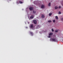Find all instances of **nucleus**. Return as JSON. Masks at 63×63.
<instances>
[{"instance_id": "1", "label": "nucleus", "mask_w": 63, "mask_h": 63, "mask_svg": "<svg viewBox=\"0 0 63 63\" xmlns=\"http://www.w3.org/2000/svg\"><path fill=\"white\" fill-rule=\"evenodd\" d=\"M51 41H52V42H55L56 41V39L55 38H53L52 39Z\"/></svg>"}, {"instance_id": "2", "label": "nucleus", "mask_w": 63, "mask_h": 63, "mask_svg": "<svg viewBox=\"0 0 63 63\" xmlns=\"http://www.w3.org/2000/svg\"><path fill=\"white\" fill-rule=\"evenodd\" d=\"M34 26L33 25V24H31L30 25V27L31 28H32V29H33V28H34Z\"/></svg>"}, {"instance_id": "3", "label": "nucleus", "mask_w": 63, "mask_h": 63, "mask_svg": "<svg viewBox=\"0 0 63 63\" xmlns=\"http://www.w3.org/2000/svg\"><path fill=\"white\" fill-rule=\"evenodd\" d=\"M33 22L34 23V24H37V20H33Z\"/></svg>"}, {"instance_id": "4", "label": "nucleus", "mask_w": 63, "mask_h": 63, "mask_svg": "<svg viewBox=\"0 0 63 63\" xmlns=\"http://www.w3.org/2000/svg\"><path fill=\"white\" fill-rule=\"evenodd\" d=\"M29 9L30 11H32V10H33V7H31L29 8Z\"/></svg>"}, {"instance_id": "5", "label": "nucleus", "mask_w": 63, "mask_h": 63, "mask_svg": "<svg viewBox=\"0 0 63 63\" xmlns=\"http://www.w3.org/2000/svg\"><path fill=\"white\" fill-rule=\"evenodd\" d=\"M53 35V33L52 32V33H50L49 34V36H52Z\"/></svg>"}, {"instance_id": "6", "label": "nucleus", "mask_w": 63, "mask_h": 63, "mask_svg": "<svg viewBox=\"0 0 63 63\" xmlns=\"http://www.w3.org/2000/svg\"><path fill=\"white\" fill-rule=\"evenodd\" d=\"M58 7L57 6H55L54 7V9H55V10H56L57 9H58Z\"/></svg>"}, {"instance_id": "7", "label": "nucleus", "mask_w": 63, "mask_h": 63, "mask_svg": "<svg viewBox=\"0 0 63 63\" xmlns=\"http://www.w3.org/2000/svg\"><path fill=\"white\" fill-rule=\"evenodd\" d=\"M30 18H32V19H33V18H34V16H33V15H31L30 17Z\"/></svg>"}, {"instance_id": "8", "label": "nucleus", "mask_w": 63, "mask_h": 63, "mask_svg": "<svg viewBox=\"0 0 63 63\" xmlns=\"http://www.w3.org/2000/svg\"><path fill=\"white\" fill-rule=\"evenodd\" d=\"M30 33L32 36H33V32H30Z\"/></svg>"}, {"instance_id": "9", "label": "nucleus", "mask_w": 63, "mask_h": 63, "mask_svg": "<svg viewBox=\"0 0 63 63\" xmlns=\"http://www.w3.org/2000/svg\"><path fill=\"white\" fill-rule=\"evenodd\" d=\"M45 8V6L43 5H41V8H43H43Z\"/></svg>"}, {"instance_id": "10", "label": "nucleus", "mask_w": 63, "mask_h": 63, "mask_svg": "<svg viewBox=\"0 0 63 63\" xmlns=\"http://www.w3.org/2000/svg\"><path fill=\"white\" fill-rule=\"evenodd\" d=\"M41 17L42 18H44L45 17V16L44 15L42 14V15Z\"/></svg>"}, {"instance_id": "11", "label": "nucleus", "mask_w": 63, "mask_h": 63, "mask_svg": "<svg viewBox=\"0 0 63 63\" xmlns=\"http://www.w3.org/2000/svg\"><path fill=\"white\" fill-rule=\"evenodd\" d=\"M51 3L49 2L48 4V6L49 7H50L51 5Z\"/></svg>"}, {"instance_id": "12", "label": "nucleus", "mask_w": 63, "mask_h": 63, "mask_svg": "<svg viewBox=\"0 0 63 63\" xmlns=\"http://www.w3.org/2000/svg\"><path fill=\"white\" fill-rule=\"evenodd\" d=\"M19 2L20 4H22V3H23V2L21 1H19Z\"/></svg>"}, {"instance_id": "13", "label": "nucleus", "mask_w": 63, "mask_h": 63, "mask_svg": "<svg viewBox=\"0 0 63 63\" xmlns=\"http://www.w3.org/2000/svg\"><path fill=\"white\" fill-rule=\"evenodd\" d=\"M55 33H57V32H58V30H55Z\"/></svg>"}, {"instance_id": "14", "label": "nucleus", "mask_w": 63, "mask_h": 63, "mask_svg": "<svg viewBox=\"0 0 63 63\" xmlns=\"http://www.w3.org/2000/svg\"><path fill=\"white\" fill-rule=\"evenodd\" d=\"M58 8L59 9L61 8V6H59V7H58Z\"/></svg>"}, {"instance_id": "15", "label": "nucleus", "mask_w": 63, "mask_h": 63, "mask_svg": "<svg viewBox=\"0 0 63 63\" xmlns=\"http://www.w3.org/2000/svg\"><path fill=\"white\" fill-rule=\"evenodd\" d=\"M52 21H51V20H48V22H51Z\"/></svg>"}, {"instance_id": "16", "label": "nucleus", "mask_w": 63, "mask_h": 63, "mask_svg": "<svg viewBox=\"0 0 63 63\" xmlns=\"http://www.w3.org/2000/svg\"><path fill=\"white\" fill-rule=\"evenodd\" d=\"M33 12L34 14H35L36 13V11H35L34 10H33Z\"/></svg>"}, {"instance_id": "17", "label": "nucleus", "mask_w": 63, "mask_h": 63, "mask_svg": "<svg viewBox=\"0 0 63 63\" xmlns=\"http://www.w3.org/2000/svg\"><path fill=\"white\" fill-rule=\"evenodd\" d=\"M55 18H56V19H57L58 18V16H55Z\"/></svg>"}, {"instance_id": "18", "label": "nucleus", "mask_w": 63, "mask_h": 63, "mask_svg": "<svg viewBox=\"0 0 63 63\" xmlns=\"http://www.w3.org/2000/svg\"><path fill=\"white\" fill-rule=\"evenodd\" d=\"M53 22H55V20H53Z\"/></svg>"}, {"instance_id": "19", "label": "nucleus", "mask_w": 63, "mask_h": 63, "mask_svg": "<svg viewBox=\"0 0 63 63\" xmlns=\"http://www.w3.org/2000/svg\"><path fill=\"white\" fill-rule=\"evenodd\" d=\"M51 31L52 32H53V31H54V30H53V29H51Z\"/></svg>"}, {"instance_id": "20", "label": "nucleus", "mask_w": 63, "mask_h": 63, "mask_svg": "<svg viewBox=\"0 0 63 63\" xmlns=\"http://www.w3.org/2000/svg\"><path fill=\"white\" fill-rule=\"evenodd\" d=\"M61 14V12H59V13H58L59 14Z\"/></svg>"}, {"instance_id": "21", "label": "nucleus", "mask_w": 63, "mask_h": 63, "mask_svg": "<svg viewBox=\"0 0 63 63\" xmlns=\"http://www.w3.org/2000/svg\"><path fill=\"white\" fill-rule=\"evenodd\" d=\"M51 15H52L51 13H50V14H49V16H51Z\"/></svg>"}, {"instance_id": "22", "label": "nucleus", "mask_w": 63, "mask_h": 63, "mask_svg": "<svg viewBox=\"0 0 63 63\" xmlns=\"http://www.w3.org/2000/svg\"><path fill=\"white\" fill-rule=\"evenodd\" d=\"M61 20L62 21H63V18H62L61 19Z\"/></svg>"}, {"instance_id": "23", "label": "nucleus", "mask_w": 63, "mask_h": 63, "mask_svg": "<svg viewBox=\"0 0 63 63\" xmlns=\"http://www.w3.org/2000/svg\"><path fill=\"white\" fill-rule=\"evenodd\" d=\"M61 4L62 5H63V1L62 2V3Z\"/></svg>"}, {"instance_id": "24", "label": "nucleus", "mask_w": 63, "mask_h": 63, "mask_svg": "<svg viewBox=\"0 0 63 63\" xmlns=\"http://www.w3.org/2000/svg\"><path fill=\"white\" fill-rule=\"evenodd\" d=\"M50 36H48V38H50L51 37Z\"/></svg>"}, {"instance_id": "25", "label": "nucleus", "mask_w": 63, "mask_h": 63, "mask_svg": "<svg viewBox=\"0 0 63 63\" xmlns=\"http://www.w3.org/2000/svg\"><path fill=\"white\" fill-rule=\"evenodd\" d=\"M17 4H19V3H18V2H17Z\"/></svg>"}]
</instances>
